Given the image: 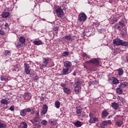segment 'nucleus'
Wrapping results in <instances>:
<instances>
[{"label":"nucleus","mask_w":128,"mask_h":128,"mask_svg":"<svg viewBox=\"0 0 128 128\" xmlns=\"http://www.w3.org/2000/svg\"><path fill=\"white\" fill-rule=\"evenodd\" d=\"M34 122H38V120H40V117H38V116H37L36 117H34Z\"/></svg>","instance_id":"nucleus-35"},{"label":"nucleus","mask_w":128,"mask_h":128,"mask_svg":"<svg viewBox=\"0 0 128 128\" xmlns=\"http://www.w3.org/2000/svg\"><path fill=\"white\" fill-rule=\"evenodd\" d=\"M68 70H70V69L68 68H64L62 70V74L64 76H66V74H70V72H68Z\"/></svg>","instance_id":"nucleus-19"},{"label":"nucleus","mask_w":128,"mask_h":128,"mask_svg":"<svg viewBox=\"0 0 128 128\" xmlns=\"http://www.w3.org/2000/svg\"><path fill=\"white\" fill-rule=\"evenodd\" d=\"M116 90L118 94H122V92H124L122 88L120 87V86L116 88Z\"/></svg>","instance_id":"nucleus-17"},{"label":"nucleus","mask_w":128,"mask_h":128,"mask_svg":"<svg viewBox=\"0 0 128 128\" xmlns=\"http://www.w3.org/2000/svg\"><path fill=\"white\" fill-rule=\"evenodd\" d=\"M110 80L113 84H120V80L114 77L110 78Z\"/></svg>","instance_id":"nucleus-9"},{"label":"nucleus","mask_w":128,"mask_h":128,"mask_svg":"<svg viewBox=\"0 0 128 128\" xmlns=\"http://www.w3.org/2000/svg\"><path fill=\"white\" fill-rule=\"evenodd\" d=\"M122 120L119 119L117 120L116 122V125L118 126V128H120L122 126Z\"/></svg>","instance_id":"nucleus-18"},{"label":"nucleus","mask_w":128,"mask_h":128,"mask_svg":"<svg viewBox=\"0 0 128 128\" xmlns=\"http://www.w3.org/2000/svg\"><path fill=\"white\" fill-rule=\"evenodd\" d=\"M114 52L115 54H118V53H116V51H114Z\"/></svg>","instance_id":"nucleus-57"},{"label":"nucleus","mask_w":128,"mask_h":128,"mask_svg":"<svg viewBox=\"0 0 128 128\" xmlns=\"http://www.w3.org/2000/svg\"><path fill=\"white\" fill-rule=\"evenodd\" d=\"M28 128V124L24 122L21 123V128Z\"/></svg>","instance_id":"nucleus-29"},{"label":"nucleus","mask_w":128,"mask_h":128,"mask_svg":"<svg viewBox=\"0 0 128 128\" xmlns=\"http://www.w3.org/2000/svg\"><path fill=\"white\" fill-rule=\"evenodd\" d=\"M89 116H90V118H94V117H95V116H94V114H93V113H92V112H90V114Z\"/></svg>","instance_id":"nucleus-43"},{"label":"nucleus","mask_w":128,"mask_h":128,"mask_svg":"<svg viewBox=\"0 0 128 128\" xmlns=\"http://www.w3.org/2000/svg\"><path fill=\"white\" fill-rule=\"evenodd\" d=\"M55 106L56 108H60V102L56 101L55 102Z\"/></svg>","instance_id":"nucleus-28"},{"label":"nucleus","mask_w":128,"mask_h":128,"mask_svg":"<svg viewBox=\"0 0 128 128\" xmlns=\"http://www.w3.org/2000/svg\"><path fill=\"white\" fill-rule=\"evenodd\" d=\"M120 46H128V42L126 41L123 42L122 40Z\"/></svg>","instance_id":"nucleus-31"},{"label":"nucleus","mask_w":128,"mask_h":128,"mask_svg":"<svg viewBox=\"0 0 128 128\" xmlns=\"http://www.w3.org/2000/svg\"><path fill=\"white\" fill-rule=\"evenodd\" d=\"M0 102L2 104H6V106H8L10 104V102L6 99H2L0 100Z\"/></svg>","instance_id":"nucleus-23"},{"label":"nucleus","mask_w":128,"mask_h":128,"mask_svg":"<svg viewBox=\"0 0 128 128\" xmlns=\"http://www.w3.org/2000/svg\"><path fill=\"white\" fill-rule=\"evenodd\" d=\"M122 40H120V38H116L113 40V44L115 46H120L122 44Z\"/></svg>","instance_id":"nucleus-8"},{"label":"nucleus","mask_w":128,"mask_h":128,"mask_svg":"<svg viewBox=\"0 0 128 128\" xmlns=\"http://www.w3.org/2000/svg\"><path fill=\"white\" fill-rule=\"evenodd\" d=\"M49 124L50 126H56L58 124V120L56 119H50L49 120Z\"/></svg>","instance_id":"nucleus-11"},{"label":"nucleus","mask_w":128,"mask_h":128,"mask_svg":"<svg viewBox=\"0 0 128 128\" xmlns=\"http://www.w3.org/2000/svg\"><path fill=\"white\" fill-rule=\"evenodd\" d=\"M39 115H40V114L38 112L36 113V116H38Z\"/></svg>","instance_id":"nucleus-53"},{"label":"nucleus","mask_w":128,"mask_h":128,"mask_svg":"<svg viewBox=\"0 0 128 128\" xmlns=\"http://www.w3.org/2000/svg\"><path fill=\"white\" fill-rule=\"evenodd\" d=\"M72 74H73V76H76V72H74L72 73Z\"/></svg>","instance_id":"nucleus-52"},{"label":"nucleus","mask_w":128,"mask_h":128,"mask_svg":"<svg viewBox=\"0 0 128 128\" xmlns=\"http://www.w3.org/2000/svg\"><path fill=\"white\" fill-rule=\"evenodd\" d=\"M63 90L65 94H70V92H72V90L68 88H63Z\"/></svg>","instance_id":"nucleus-20"},{"label":"nucleus","mask_w":128,"mask_h":128,"mask_svg":"<svg viewBox=\"0 0 128 128\" xmlns=\"http://www.w3.org/2000/svg\"><path fill=\"white\" fill-rule=\"evenodd\" d=\"M94 64V66H98V64H100V61H98V60L97 58H94L84 63V66L85 68H86V64Z\"/></svg>","instance_id":"nucleus-1"},{"label":"nucleus","mask_w":128,"mask_h":128,"mask_svg":"<svg viewBox=\"0 0 128 128\" xmlns=\"http://www.w3.org/2000/svg\"><path fill=\"white\" fill-rule=\"evenodd\" d=\"M20 42L22 44H25L26 43V38L24 36H22L19 38Z\"/></svg>","instance_id":"nucleus-24"},{"label":"nucleus","mask_w":128,"mask_h":128,"mask_svg":"<svg viewBox=\"0 0 128 128\" xmlns=\"http://www.w3.org/2000/svg\"><path fill=\"white\" fill-rule=\"evenodd\" d=\"M100 120H98V118L96 117H93L92 118H90V120H89V122L90 124H94V122H99Z\"/></svg>","instance_id":"nucleus-10"},{"label":"nucleus","mask_w":128,"mask_h":128,"mask_svg":"<svg viewBox=\"0 0 128 128\" xmlns=\"http://www.w3.org/2000/svg\"><path fill=\"white\" fill-rule=\"evenodd\" d=\"M80 81H78L76 83H75L74 84V92H76V94H80Z\"/></svg>","instance_id":"nucleus-4"},{"label":"nucleus","mask_w":128,"mask_h":128,"mask_svg":"<svg viewBox=\"0 0 128 128\" xmlns=\"http://www.w3.org/2000/svg\"><path fill=\"white\" fill-rule=\"evenodd\" d=\"M126 60H127L128 62V56L126 57Z\"/></svg>","instance_id":"nucleus-56"},{"label":"nucleus","mask_w":128,"mask_h":128,"mask_svg":"<svg viewBox=\"0 0 128 128\" xmlns=\"http://www.w3.org/2000/svg\"><path fill=\"white\" fill-rule=\"evenodd\" d=\"M10 16V14L8 12H3L2 15V18H8Z\"/></svg>","instance_id":"nucleus-16"},{"label":"nucleus","mask_w":128,"mask_h":128,"mask_svg":"<svg viewBox=\"0 0 128 128\" xmlns=\"http://www.w3.org/2000/svg\"><path fill=\"white\" fill-rule=\"evenodd\" d=\"M120 118V116H116L115 117V118Z\"/></svg>","instance_id":"nucleus-51"},{"label":"nucleus","mask_w":128,"mask_h":128,"mask_svg":"<svg viewBox=\"0 0 128 128\" xmlns=\"http://www.w3.org/2000/svg\"><path fill=\"white\" fill-rule=\"evenodd\" d=\"M36 126L35 128H40V126L38 125V124H36Z\"/></svg>","instance_id":"nucleus-49"},{"label":"nucleus","mask_w":128,"mask_h":128,"mask_svg":"<svg viewBox=\"0 0 128 128\" xmlns=\"http://www.w3.org/2000/svg\"><path fill=\"white\" fill-rule=\"evenodd\" d=\"M20 116H25L26 114V110H22L20 112Z\"/></svg>","instance_id":"nucleus-30"},{"label":"nucleus","mask_w":128,"mask_h":128,"mask_svg":"<svg viewBox=\"0 0 128 128\" xmlns=\"http://www.w3.org/2000/svg\"><path fill=\"white\" fill-rule=\"evenodd\" d=\"M82 108L80 106H78L76 108V113L78 114V116L84 118L86 116V112H82Z\"/></svg>","instance_id":"nucleus-2"},{"label":"nucleus","mask_w":128,"mask_h":128,"mask_svg":"<svg viewBox=\"0 0 128 128\" xmlns=\"http://www.w3.org/2000/svg\"><path fill=\"white\" fill-rule=\"evenodd\" d=\"M24 68H30V65L26 63L24 64Z\"/></svg>","instance_id":"nucleus-41"},{"label":"nucleus","mask_w":128,"mask_h":128,"mask_svg":"<svg viewBox=\"0 0 128 128\" xmlns=\"http://www.w3.org/2000/svg\"><path fill=\"white\" fill-rule=\"evenodd\" d=\"M118 71V76H122L124 74V70L122 68H120L119 69L117 70Z\"/></svg>","instance_id":"nucleus-26"},{"label":"nucleus","mask_w":128,"mask_h":128,"mask_svg":"<svg viewBox=\"0 0 128 128\" xmlns=\"http://www.w3.org/2000/svg\"><path fill=\"white\" fill-rule=\"evenodd\" d=\"M6 128V125L5 124H2L0 122V128Z\"/></svg>","instance_id":"nucleus-34"},{"label":"nucleus","mask_w":128,"mask_h":128,"mask_svg":"<svg viewBox=\"0 0 128 128\" xmlns=\"http://www.w3.org/2000/svg\"><path fill=\"white\" fill-rule=\"evenodd\" d=\"M70 54V53L68 52H63L62 56H68Z\"/></svg>","instance_id":"nucleus-38"},{"label":"nucleus","mask_w":128,"mask_h":128,"mask_svg":"<svg viewBox=\"0 0 128 128\" xmlns=\"http://www.w3.org/2000/svg\"><path fill=\"white\" fill-rule=\"evenodd\" d=\"M32 122V124H34V122H32V121H31Z\"/></svg>","instance_id":"nucleus-60"},{"label":"nucleus","mask_w":128,"mask_h":128,"mask_svg":"<svg viewBox=\"0 0 128 128\" xmlns=\"http://www.w3.org/2000/svg\"><path fill=\"white\" fill-rule=\"evenodd\" d=\"M42 108L43 110L42 114H46L48 112V106L46 104H44Z\"/></svg>","instance_id":"nucleus-15"},{"label":"nucleus","mask_w":128,"mask_h":128,"mask_svg":"<svg viewBox=\"0 0 128 128\" xmlns=\"http://www.w3.org/2000/svg\"><path fill=\"white\" fill-rule=\"evenodd\" d=\"M4 54L6 56H10V50H6L4 51Z\"/></svg>","instance_id":"nucleus-32"},{"label":"nucleus","mask_w":128,"mask_h":128,"mask_svg":"<svg viewBox=\"0 0 128 128\" xmlns=\"http://www.w3.org/2000/svg\"><path fill=\"white\" fill-rule=\"evenodd\" d=\"M64 40H70L72 38V36L70 34L66 35L63 38Z\"/></svg>","instance_id":"nucleus-25"},{"label":"nucleus","mask_w":128,"mask_h":128,"mask_svg":"<svg viewBox=\"0 0 128 128\" xmlns=\"http://www.w3.org/2000/svg\"><path fill=\"white\" fill-rule=\"evenodd\" d=\"M107 124H112V121L108 120H106Z\"/></svg>","instance_id":"nucleus-46"},{"label":"nucleus","mask_w":128,"mask_h":128,"mask_svg":"<svg viewBox=\"0 0 128 128\" xmlns=\"http://www.w3.org/2000/svg\"><path fill=\"white\" fill-rule=\"evenodd\" d=\"M108 116V111L104 110L102 112V118H106V116Z\"/></svg>","instance_id":"nucleus-27"},{"label":"nucleus","mask_w":128,"mask_h":128,"mask_svg":"<svg viewBox=\"0 0 128 128\" xmlns=\"http://www.w3.org/2000/svg\"><path fill=\"white\" fill-rule=\"evenodd\" d=\"M24 70L26 74H30V68H24Z\"/></svg>","instance_id":"nucleus-33"},{"label":"nucleus","mask_w":128,"mask_h":128,"mask_svg":"<svg viewBox=\"0 0 128 128\" xmlns=\"http://www.w3.org/2000/svg\"><path fill=\"white\" fill-rule=\"evenodd\" d=\"M0 78L2 82H6V80H8V78L4 77V76H1Z\"/></svg>","instance_id":"nucleus-39"},{"label":"nucleus","mask_w":128,"mask_h":128,"mask_svg":"<svg viewBox=\"0 0 128 128\" xmlns=\"http://www.w3.org/2000/svg\"><path fill=\"white\" fill-rule=\"evenodd\" d=\"M66 83H62L60 84V86L62 88H66Z\"/></svg>","instance_id":"nucleus-44"},{"label":"nucleus","mask_w":128,"mask_h":128,"mask_svg":"<svg viewBox=\"0 0 128 128\" xmlns=\"http://www.w3.org/2000/svg\"><path fill=\"white\" fill-rule=\"evenodd\" d=\"M9 110L11 112H14V106L12 105L9 108Z\"/></svg>","instance_id":"nucleus-36"},{"label":"nucleus","mask_w":128,"mask_h":128,"mask_svg":"<svg viewBox=\"0 0 128 128\" xmlns=\"http://www.w3.org/2000/svg\"><path fill=\"white\" fill-rule=\"evenodd\" d=\"M42 124H43V126H46L48 124V122L46 120H43L41 122Z\"/></svg>","instance_id":"nucleus-37"},{"label":"nucleus","mask_w":128,"mask_h":128,"mask_svg":"<svg viewBox=\"0 0 128 128\" xmlns=\"http://www.w3.org/2000/svg\"><path fill=\"white\" fill-rule=\"evenodd\" d=\"M6 108H4V110H6Z\"/></svg>","instance_id":"nucleus-58"},{"label":"nucleus","mask_w":128,"mask_h":128,"mask_svg":"<svg viewBox=\"0 0 128 128\" xmlns=\"http://www.w3.org/2000/svg\"><path fill=\"white\" fill-rule=\"evenodd\" d=\"M5 34L4 32L2 30H0V34H1V36H4Z\"/></svg>","instance_id":"nucleus-42"},{"label":"nucleus","mask_w":128,"mask_h":128,"mask_svg":"<svg viewBox=\"0 0 128 128\" xmlns=\"http://www.w3.org/2000/svg\"><path fill=\"white\" fill-rule=\"evenodd\" d=\"M32 98V94L28 92H26L25 93V94L24 96V99L25 100H26L27 102L30 100Z\"/></svg>","instance_id":"nucleus-7"},{"label":"nucleus","mask_w":128,"mask_h":128,"mask_svg":"<svg viewBox=\"0 0 128 128\" xmlns=\"http://www.w3.org/2000/svg\"><path fill=\"white\" fill-rule=\"evenodd\" d=\"M120 26H124V23L120 22Z\"/></svg>","instance_id":"nucleus-54"},{"label":"nucleus","mask_w":128,"mask_h":128,"mask_svg":"<svg viewBox=\"0 0 128 128\" xmlns=\"http://www.w3.org/2000/svg\"><path fill=\"white\" fill-rule=\"evenodd\" d=\"M33 44L35 46H40V44H43L42 42L40 40H34V42H33Z\"/></svg>","instance_id":"nucleus-21"},{"label":"nucleus","mask_w":128,"mask_h":128,"mask_svg":"<svg viewBox=\"0 0 128 128\" xmlns=\"http://www.w3.org/2000/svg\"><path fill=\"white\" fill-rule=\"evenodd\" d=\"M118 28H120V26H118Z\"/></svg>","instance_id":"nucleus-59"},{"label":"nucleus","mask_w":128,"mask_h":128,"mask_svg":"<svg viewBox=\"0 0 128 128\" xmlns=\"http://www.w3.org/2000/svg\"><path fill=\"white\" fill-rule=\"evenodd\" d=\"M74 126L76 128H80L82 126V123L80 121H77L74 122Z\"/></svg>","instance_id":"nucleus-22"},{"label":"nucleus","mask_w":128,"mask_h":128,"mask_svg":"<svg viewBox=\"0 0 128 128\" xmlns=\"http://www.w3.org/2000/svg\"><path fill=\"white\" fill-rule=\"evenodd\" d=\"M82 56L84 58L86 56V53H82Z\"/></svg>","instance_id":"nucleus-50"},{"label":"nucleus","mask_w":128,"mask_h":128,"mask_svg":"<svg viewBox=\"0 0 128 128\" xmlns=\"http://www.w3.org/2000/svg\"><path fill=\"white\" fill-rule=\"evenodd\" d=\"M34 80H38V76H35L34 77Z\"/></svg>","instance_id":"nucleus-48"},{"label":"nucleus","mask_w":128,"mask_h":128,"mask_svg":"<svg viewBox=\"0 0 128 128\" xmlns=\"http://www.w3.org/2000/svg\"><path fill=\"white\" fill-rule=\"evenodd\" d=\"M6 28H9L10 25H8V23H6V24H4Z\"/></svg>","instance_id":"nucleus-47"},{"label":"nucleus","mask_w":128,"mask_h":128,"mask_svg":"<svg viewBox=\"0 0 128 128\" xmlns=\"http://www.w3.org/2000/svg\"><path fill=\"white\" fill-rule=\"evenodd\" d=\"M26 112H32V110L30 108H28L26 110Z\"/></svg>","instance_id":"nucleus-45"},{"label":"nucleus","mask_w":128,"mask_h":128,"mask_svg":"<svg viewBox=\"0 0 128 128\" xmlns=\"http://www.w3.org/2000/svg\"><path fill=\"white\" fill-rule=\"evenodd\" d=\"M20 44H18V45L17 46V48H20Z\"/></svg>","instance_id":"nucleus-55"},{"label":"nucleus","mask_w":128,"mask_h":128,"mask_svg":"<svg viewBox=\"0 0 128 128\" xmlns=\"http://www.w3.org/2000/svg\"><path fill=\"white\" fill-rule=\"evenodd\" d=\"M56 16H58V18H62L64 16V11L62 8L59 7L56 10Z\"/></svg>","instance_id":"nucleus-6"},{"label":"nucleus","mask_w":128,"mask_h":128,"mask_svg":"<svg viewBox=\"0 0 128 128\" xmlns=\"http://www.w3.org/2000/svg\"><path fill=\"white\" fill-rule=\"evenodd\" d=\"M86 18H88V17L86 16V15L84 14V13H80L79 14L78 20L79 22H84L86 20Z\"/></svg>","instance_id":"nucleus-3"},{"label":"nucleus","mask_w":128,"mask_h":128,"mask_svg":"<svg viewBox=\"0 0 128 128\" xmlns=\"http://www.w3.org/2000/svg\"><path fill=\"white\" fill-rule=\"evenodd\" d=\"M126 86H128V82H123L120 84L119 85V88H126Z\"/></svg>","instance_id":"nucleus-14"},{"label":"nucleus","mask_w":128,"mask_h":128,"mask_svg":"<svg viewBox=\"0 0 128 128\" xmlns=\"http://www.w3.org/2000/svg\"><path fill=\"white\" fill-rule=\"evenodd\" d=\"M72 64V62L70 61H66L64 62V66L66 68H68L69 70Z\"/></svg>","instance_id":"nucleus-13"},{"label":"nucleus","mask_w":128,"mask_h":128,"mask_svg":"<svg viewBox=\"0 0 128 128\" xmlns=\"http://www.w3.org/2000/svg\"><path fill=\"white\" fill-rule=\"evenodd\" d=\"M43 60H44L43 62V64H40V68L41 70L44 68H46V66L48 64V61L50 60V59L46 58H44Z\"/></svg>","instance_id":"nucleus-5"},{"label":"nucleus","mask_w":128,"mask_h":128,"mask_svg":"<svg viewBox=\"0 0 128 128\" xmlns=\"http://www.w3.org/2000/svg\"><path fill=\"white\" fill-rule=\"evenodd\" d=\"M111 106L112 108L115 110H118V108H120V104H118V103L114 102L113 103H112Z\"/></svg>","instance_id":"nucleus-12"},{"label":"nucleus","mask_w":128,"mask_h":128,"mask_svg":"<svg viewBox=\"0 0 128 128\" xmlns=\"http://www.w3.org/2000/svg\"><path fill=\"white\" fill-rule=\"evenodd\" d=\"M102 126H108V123L106 122V120L102 122Z\"/></svg>","instance_id":"nucleus-40"}]
</instances>
